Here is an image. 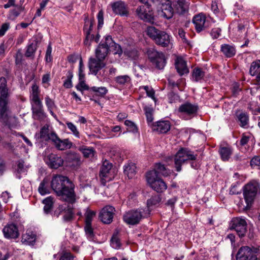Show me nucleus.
Listing matches in <instances>:
<instances>
[{
    "label": "nucleus",
    "mask_w": 260,
    "mask_h": 260,
    "mask_svg": "<svg viewBox=\"0 0 260 260\" xmlns=\"http://www.w3.org/2000/svg\"><path fill=\"white\" fill-rule=\"evenodd\" d=\"M148 185L154 191L160 193L162 191V164L156 163L153 168L146 174Z\"/></svg>",
    "instance_id": "nucleus-1"
},
{
    "label": "nucleus",
    "mask_w": 260,
    "mask_h": 260,
    "mask_svg": "<svg viewBox=\"0 0 260 260\" xmlns=\"http://www.w3.org/2000/svg\"><path fill=\"white\" fill-rule=\"evenodd\" d=\"M9 96V89L5 78H0V121L4 123L8 121L7 104Z\"/></svg>",
    "instance_id": "nucleus-2"
},
{
    "label": "nucleus",
    "mask_w": 260,
    "mask_h": 260,
    "mask_svg": "<svg viewBox=\"0 0 260 260\" xmlns=\"http://www.w3.org/2000/svg\"><path fill=\"white\" fill-rule=\"evenodd\" d=\"M236 260H260L259 249L245 246L240 247L236 254Z\"/></svg>",
    "instance_id": "nucleus-3"
},
{
    "label": "nucleus",
    "mask_w": 260,
    "mask_h": 260,
    "mask_svg": "<svg viewBox=\"0 0 260 260\" xmlns=\"http://www.w3.org/2000/svg\"><path fill=\"white\" fill-rule=\"evenodd\" d=\"M148 215L149 212H146L143 208H140L126 212L123 215V219L126 223L134 225L138 223L142 218L146 217Z\"/></svg>",
    "instance_id": "nucleus-4"
},
{
    "label": "nucleus",
    "mask_w": 260,
    "mask_h": 260,
    "mask_svg": "<svg viewBox=\"0 0 260 260\" xmlns=\"http://www.w3.org/2000/svg\"><path fill=\"white\" fill-rule=\"evenodd\" d=\"M74 189L75 185L71 180L56 193V195L61 200L73 204L76 201V193Z\"/></svg>",
    "instance_id": "nucleus-5"
},
{
    "label": "nucleus",
    "mask_w": 260,
    "mask_h": 260,
    "mask_svg": "<svg viewBox=\"0 0 260 260\" xmlns=\"http://www.w3.org/2000/svg\"><path fill=\"white\" fill-rule=\"evenodd\" d=\"M259 188V185L256 182H250L244 186L243 195L247 208L253 203Z\"/></svg>",
    "instance_id": "nucleus-6"
},
{
    "label": "nucleus",
    "mask_w": 260,
    "mask_h": 260,
    "mask_svg": "<svg viewBox=\"0 0 260 260\" xmlns=\"http://www.w3.org/2000/svg\"><path fill=\"white\" fill-rule=\"evenodd\" d=\"M196 155L186 148H181L177 153L175 158V164L176 171L181 170V165L187 160H195Z\"/></svg>",
    "instance_id": "nucleus-7"
},
{
    "label": "nucleus",
    "mask_w": 260,
    "mask_h": 260,
    "mask_svg": "<svg viewBox=\"0 0 260 260\" xmlns=\"http://www.w3.org/2000/svg\"><path fill=\"white\" fill-rule=\"evenodd\" d=\"M116 174V170L112 168V164L106 160L104 161L100 173L102 184L105 185L106 182L112 180Z\"/></svg>",
    "instance_id": "nucleus-8"
},
{
    "label": "nucleus",
    "mask_w": 260,
    "mask_h": 260,
    "mask_svg": "<svg viewBox=\"0 0 260 260\" xmlns=\"http://www.w3.org/2000/svg\"><path fill=\"white\" fill-rule=\"evenodd\" d=\"M105 42L99 44L95 50V56L98 59L104 60L108 55L111 44L113 43V40L111 36L105 37Z\"/></svg>",
    "instance_id": "nucleus-9"
},
{
    "label": "nucleus",
    "mask_w": 260,
    "mask_h": 260,
    "mask_svg": "<svg viewBox=\"0 0 260 260\" xmlns=\"http://www.w3.org/2000/svg\"><path fill=\"white\" fill-rule=\"evenodd\" d=\"M231 229L235 230L240 237L244 236L247 231V223L244 219L236 217L231 221Z\"/></svg>",
    "instance_id": "nucleus-10"
},
{
    "label": "nucleus",
    "mask_w": 260,
    "mask_h": 260,
    "mask_svg": "<svg viewBox=\"0 0 260 260\" xmlns=\"http://www.w3.org/2000/svg\"><path fill=\"white\" fill-rule=\"evenodd\" d=\"M70 181L66 176L60 175H55L52 179L51 186L56 194Z\"/></svg>",
    "instance_id": "nucleus-11"
},
{
    "label": "nucleus",
    "mask_w": 260,
    "mask_h": 260,
    "mask_svg": "<svg viewBox=\"0 0 260 260\" xmlns=\"http://www.w3.org/2000/svg\"><path fill=\"white\" fill-rule=\"evenodd\" d=\"M115 208L111 206H106L100 212L99 217L104 223L109 224L113 220Z\"/></svg>",
    "instance_id": "nucleus-12"
},
{
    "label": "nucleus",
    "mask_w": 260,
    "mask_h": 260,
    "mask_svg": "<svg viewBox=\"0 0 260 260\" xmlns=\"http://www.w3.org/2000/svg\"><path fill=\"white\" fill-rule=\"evenodd\" d=\"M136 12L139 17L143 21L152 23L153 22L152 13L147 6H140L137 8Z\"/></svg>",
    "instance_id": "nucleus-13"
},
{
    "label": "nucleus",
    "mask_w": 260,
    "mask_h": 260,
    "mask_svg": "<svg viewBox=\"0 0 260 260\" xmlns=\"http://www.w3.org/2000/svg\"><path fill=\"white\" fill-rule=\"evenodd\" d=\"M4 235L7 239H15L18 237L19 233L17 226L13 223L6 225L3 230Z\"/></svg>",
    "instance_id": "nucleus-14"
},
{
    "label": "nucleus",
    "mask_w": 260,
    "mask_h": 260,
    "mask_svg": "<svg viewBox=\"0 0 260 260\" xmlns=\"http://www.w3.org/2000/svg\"><path fill=\"white\" fill-rule=\"evenodd\" d=\"M103 61V59H98L94 58H89L88 67L92 74L96 75L100 70L105 66V63Z\"/></svg>",
    "instance_id": "nucleus-15"
},
{
    "label": "nucleus",
    "mask_w": 260,
    "mask_h": 260,
    "mask_svg": "<svg viewBox=\"0 0 260 260\" xmlns=\"http://www.w3.org/2000/svg\"><path fill=\"white\" fill-rule=\"evenodd\" d=\"M198 109V106L197 105L186 102L182 104L178 108V111L180 113H185L188 115H194L197 113Z\"/></svg>",
    "instance_id": "nucleus-16"
},
{
    "label": "nucleus",
    "mask_w": 260,
    "mask_h": 260,
    "mask_svg": "<svg viewBox=\"0 0 260 260\" xmlns=\"http://www.w3.org/2000/svg\"><path fill=\"white\" fill-rule=\"evenodd\" d=\"M47 163L52 169H57L63 164V159L56 154L51 153L48 156Z\"/></svg>",
    "instance_id": "nucleus-17"
},
{
    "label": "nucleus",
    "mask_w": 260,
    "mask_h": 260,
    "mask_svg": "<svg viewBox=\"0 0 260 260\" xmlns=\"http://www.w3.org/2000/svg\"><path fill=\"white\" fill-rule=\"evenodd\" d=\"M175 67L180 76L187 74L189 69L187 68L186 61L181 56H177L175 62Z\"/></svg>",
    "instance_id": "nucleus-18"
},
{
    "label": "nucleus",
    "mask_w": 260,
    "mask_h": 260,
    "mask_svg": "<svg viewBox=\"0 0 260 260\" xmlns=\"http://www.w3.org/2000/svg\"><path fill=\"white\" fill-rule=\"evenodd\" d=\"M147 34L152 38L156 44L162 45L161 32L153 26H149L147 28Z\"/></svg>",
    "instance_id": "nucleus-19"
},
{
    "label": "nucleus",
    "mask_w": 260,
    "mask_h": 260,
    "mask_svg": "<svg viewBox=\"0 0 260 260\" xmlns=\"http://www.w3.org/2000/svg\"><path fill=\"white\" fill-rule=\"evenodd\" d=\"M192 22L198 32L202 31L206 28V17L202 14L195 16L192 19Z\"/></svg>",
    "instance_id": "nucleus-20"
},
{
    "label": "nucleus",
    "mask_w": 260,
    "mask_h": 260,
    "mask_svg": "<svg viewBox=\"0 0 260 260\" xmlns=\"http://www.w3.org/2000/svg\"><path fill=\"white\" fill-rule=\"evenodd\" d=\"M59 213L64 212L63 215V220L66 221L71 220L73 217L74 213L73 208L70 205H67L66 204L60 205L58 208Z\"/></svg>",
    "instance_id": "nucleus-21"
},
{
    "label": "nucleus",
    "mask_w": 260,
    "mask_h": 260,
    "mask_svg": "<svg viewBox=\"0 0 260 260\" xmlns=\"http://www.w3.org/2000/svg\"><path fill=\"white\" fill-rule=\"evenodd\" d=\"M112 10L116 14L121 16H126L128 14V11L124 3L117 2L111 4Z\"/></svg>",
    "instance_id": "nucleus-22"
},
{
    "label": "nucleus",
    "mask_w": 260,
    "mask_h": 260,
    "mask_svg": "<svg viewBox=\"0 0 260 260\" xmlns=\"http://www.w3.org/2000/svg\"><path fill=\"white\" fill-rule=\"evenodd\" d=\"M149 58L155 67L158 69H161L162 65L161 54L156 51H153L149 54Z\"/></svg>",
    "instance_id": "nucleus-23"
},
{
    "label": "nucleus",
    "mask_w": 260,
    "mask_h": 260,
    "mask_svg": "<svg viewBox=\"0 0 260 260\" xmlns=\"http://www.w3.org/2000/svg\"><path fill=\"white\" fill-rule=\"evenodd\" d=\"M36 239V235L30 231H27L25 234L22 235L21 242L25 245H34Z\"/></svg>",
    "instance_id": "nucleus-24"
},
{
    "label": "nucleus",
    "mask_w": 260,
    "mask_h": 260,
    "mask_svg": "<svg viewBox=\"0 0 260 260\" xmlns=\"http://www.w3.org/2000/svg\"><path fill=\"white\" fill-rule=\"evenodd\" d=\"M174 14L172 3L170 0H164V17L167 19L172 18Z\"/></svg>",
    "instance_id": "nucleus-25"
},
{
    "label": "nucleus",
    "mask_w": 260,
    "mask_h": 260,
    "mask_svg": "<svg viewBox=\"0 0 260 260\" xmlns=\"http://www.w3.org/2000/svg\"><path fill=\"white\" fill-rule=\"evenodd\" d=\"M84 21L85 24L84 26V31L86 36V38L84 41V43L86 45H89L90 43L88 41V38H90L92 37V36H90V31L91 30L92 28V26L93 24V20L91 19H89L86 18L85 19Z\"/></svg>",
    "instance_id": "nucleus-26"
},
{
    "label": "nucleus",
    "mask_w": 260,
    "mask_h": 260,
    "mask_svg": "<svg viewBox=\"0 0 260 260\" xmlns=\"http://www.w3.org/2000/svg\"><path fill=\"white\" fill-rule=\"evenodd\" d=\"M124 173L129 179L134 178L136 174V166L134 163L130 162L123 167Z\"/></svg>",
    "instance_id": "nucleus-27"
},
{
    "label": "nucleus",
    "mask_w": 260,
    "mask_h": 260,
    "mask_svg": "<svg viewBox=\"0 0 260 260\" xmlns=\"http://www.w3.org/2000/svg\"><path fill=\"white\" fill-rule=\"evenodd\" d=\"M160 200L161 198L159 195L152 197L149 200L147 201V209L145 210L146 212H149V214L151 210L157 207V206L159 204Z\"/></svg>",
    "instance_id": "nucleus-28"
},
{
    "label": "nucleus",
    "mask_w": 260,
    "mask_h": 260,
    "mask_svg": "<svg viewBox=\"0 0 260 260\" xmlns=\"http://www.w3.org/2000/svg\"><path fill=\"white\" fill-rule=\"evenodd\" d=\"M40 90L39 87L35 84H33L31 86V90L30 91V98L31 101V103H41V101L39 98Z\"/></svg>",
    "instance_id": "nucleus-29"
},
{
    "label": "nucleus",
    "mask_w": 260,
    "mask_h": 260,
    "mask_svg": "<svg viewBox=\"0 0 260 260\" xmlns=\"http://www.w3.org/2000/svg\"><path fill=\"white\" fill-rule=\"evenodd\" d=\"M223 161H228L233 153V150L230 147H221L218 151Z\"/></svg>",
    "instance_id": "nucleus-30"
},
{
    "label": "nucleus",
    "mask_w": 260,
    "mask_h": 260,
    "mask_svg": "<svg viewBox=\"0 0 260 260\" xmlns=\"http://www.w3.org/2000/svg\"><path fill=\"white\" fill-rule=\"evenodd\" d=\"M221 51L227 57H231L235 55L236 53L235 47L229 44L222 45L221 46Z\"/></svg>",
    "instance_id": "nucleus-31"
},
{
    "label": "nucleus",
    "mask_w": 260,
    "mask_h": 260,
    "mask_svg": "<svg viewBox=\"0 0 260 260\" xmlns=\"http://www.w3.org/2000/svg\"><path fill=\"white\" fill-rule=\"evenodd\" d=\"M31 108L34 116L40 118L43 115L42 103H31Z\"/></svg>",
    "instance_id": "nucleus-32"
},
{
    "label": "nucleus",
    "mask_w": 260,
    "mask_h": 260,
    "mask_svg": "<svg viewBox=\"0 0 260 260\" xmlns=\"http://www.w3.org/2000/svg\"><path fill=\"white\" fill-rule=\"evenodd\" d=\"M72 145L73 143L68 139H65L63 140H61L60 139L57 144L55 145V147L58 150H64L71 148Z\"/></svg>",
    "instance_id": "nucleus-33"
},
{
    "label": "nucleus",
    "mask_w": 260,
    "mask_h": 260,
    "mask_svg": "<svg viewBox=\"0 0 260 260\" xmlns=\"http://www.w3.org/2000/svg\"><path fill=\"white\" fill-rule=\"evenodd\" d=\"M38 191L42 195L44 196L50 193V189L48 187V181L44 179L40 184L38 187Z\"/></svg>",
    "instance_id": "nucleus-34"
},
{
    "label": "nucleus",
    "mask_w": 260,
    "mask_h": 260,
    "mask_svg": "<svg viewBox=\"0 0 260 260\" xmlns=\"http://www.w3.org/2000/svg\"><path fill=\"white\" fill-rule=\"evenodd\" d=\"M43 203L44 204V212L46 214L49 213L53 207V198L51 197H47L43 201Z\"/></svg>",
    "instance_id": "nucleus-35"
},
{
    "label": "nucleus",
    "mask_w": 260,
    "mask_h": 260,
    "mask_svg": "<svg viewBox=\"0 0 260 260\" xmlns=\"http://www.w3.org/2000/svg\"><path fill=\"white\" fill-rule=\"evenodd\" d=\"M204 76V72L201 69L199 68H194L192 73L193 80L196 82H198L202 79Z\"/></svg>",
    "instance_id": "nucleus-36"
},
{
    "label": "nucleus",
    "mask_w": 260,
    "mask_h": 260,
    "mask_svg": "<svg viewBox=\"0 0 260 260\" xmlns=\"http://www.w3.org/2000/svg\"><path fill=\"white\" fill-rule=\"evenodd\" d=\"M67 161L69 162V165L75 168L80 165V158L76 154H70L68 155Z\"/></svg>",
    "instance_id": "nucleus-37"
},
{
    "label": "nucleus",
    "mask_w": 260,
    "mask_h": 260,
    "mask_svg": "<svg viewBox=\"0 0 260 260\" xmlns=\"http://www.w3.org/2000/svg\"><path fill=\"white\" fill-rule=\"evenodd\" d=\"M131 80L130 77L127 75L118 76L115 78L116 83L120 85H124L129 83Z\"/></svg>",
    "instance_id": "nucleus-38"
},
{
    "label": "nucleus",
    "mask_w": 260,
    "mask_h": 260,
    "mask_svg": "<svg viewBox=\"0 0 260 260\" xmlns=\"http://www.w3.org/2000/svg\"><path fill=\"white\" fill-rule=\"evenodd\" d=\"M171 38V36L168 34L164 32V48L166 47V50L168 52L170 51L173 48V43Z\"/></svg>",
    "instance_id": "nucleus-39"
},
{
    "label": "nucleus",
    "mask_w": 260,
    "mask_h": 260,
    "mask_svg": "<svg viewBox=\"0 0 260 260\" xmlns=\"http://www.w3.org/2000/svg\"><path fill=\"white\" fill-rule=\"evenodd\" d=\"M45 102L50 113L53 116L54 114L53 112V110L56 107L54 101L47 95L45 98Z\"/></svg>",
    "instance_id": "nucleus-40"
},
{
    "label": "nucleus",
    "mask_w": 260,
    "mask_h": 260,
    "mask_svg": "<svg viewBox=\"0 0 260 260\" xmlns=\"http://www.w3.org/2000/svg\"><path fill=\"white\" fill-rule=\"evenodd\" d=\"M238 118L239 121L240 122V126L242 127H245L248 125L249 121V117L248 115L245 113H241L238 115Z\"/></svg>",
    "instance_id": "nucleus-41"
},
{
    "label": "nucleus",
    "mask_w": 260,
    "mask_h": 260,
    "mask_svg": "<svg viewBox=\"0 0 260 260\" xmlns=\"http://www.w3.org/2000/svg\"><path fill=\"white\" fill-rule=\"evenodd\" d=\"M51 132L49 129L48 125H44L41 129L39 134V137L43 140H48V137H49Z\"/></svg>",
    "instance_id": "nucleus-42"
},
{
    "label": "nucleus",
    "mask_w": 260,
    "mask_h": 260,
    "mask_svg": "<svg viewBox=\"0 0 260 260\" xmlns=\"http://www.w3.org/2000/svg\"><path fill=\"white\" fill-rule=\"evenodd\" d=\"M151 127L153 132L158 134H161L162 130V121L159 120L152 123Z\"/></svg>",
    "instance_id": "nucleus-43"
},
{
    "label": "nucleus",
    "mask_w": 260,
    "mask_h": 260,
    "mask_svg": "<svg viewBox=\"0 0 260 260\" xmlns=\"http://www.w3.org/2000/svg\"><path fill=\"white\" fill-rule=\"evenodd\" d=\"M91 90L95 92L96 95L100 96H104L108 92V89L105 87H96L93 86Z\"/></svg>",
    "instance_id": "nucleus-44"
},
{
    "label": "nucleus",
    "mask_w": 260,
    "mask_h": 260,
    "mask_svg": "<svg viewBox=\"0 0 260 260\" xmlns=\"http://www.w3.org/2000/svg\"><path fill=\"white\" fill-rule=\"evenodd\" d=\"M95 215V212L87 209L85 214V224H91V222Z\"/></svg>",
    "instance_id": "nucleus-45"
},
{
    "label": "nucleus",
    "mask_w": 260,
    "mask_h": 260,
    "mask_svg": "<svg viewBox=\"0 0 260 260\" xmlns=\"http://www.w3.org/2000/svg\"><path fill=\"white\" fill-rule=\"evenodd\" d=\"M68 128L72 132L73 135L77 138H80V135L78 131L76 126L72 122H66Z\"/></svg>",
    "instance_id": "nucleus-46"
},
{
    "label": "nucleus",
    "mask_w": 260,
    "mask_h": 260,
    "mask_svg": "<svg viewBox=\"0 0 260 260\" xmlns=\"http://www.w3.org/2000/svg\"><path fill=\"white\" fill-rule=\"evenodd\" d=\"M111 245L115 249H119L121 247V243L117 234H114L111 239Z\"/></svg>",
    "instance_id": "nucleus-47"
},
{
    "label": "nucleus",
    "mask_w": 260,
    "mask_h": 260,
    "mask_svg": "<svg viewBox=\"0 0 260 260\" xmlns=\"http://www.w3.org/2000/svg\"><path fill=\"white\" fill-rule=\"evenodd\" d=\"M260 68V61L253 62L250 66L249 73L252 76H254Z\"/></svg>",
    "instance_id": "nucleus-48"
},
{
    "label": "nucleus",
    "mask_w": 260,
    "mask_h": 260,
    "mask_svg": "<svg viewBox=\"0 0 260 260\" xmlns=\"http://www.w3.org/2000/svg\"><path fill=\"white\" fill-rule=\"evenodd\" d=\"M58 254L59 260H74L75 257L71 253L67 251H62Z\"/></svg>",
    "instance_id": "nucleus-49"
},
{
    "label": "nucleus",
    "mask_w": 260,
    "mask_h": 260,
    "mask_svg": "<svg viewBox=\"0 0 260 260\" xmlns=\"http://www.w3.org/2000/svg\"><path fill=\"white\" fill-rule=\"evenodd\" d=\"M178 9L180 10L181 13H184L188 10V5L187 2L184 0H178L177 2Z\"/></svg>",
    "instance_id": "nucleus-50"
},
{
    "label": "nucleus",
    "mask_w": 260,
    "mask_h": 260,
    "mask_svg": "<svg viewBox=\"0 0 260 260\" xmlns=\"http://www.w3.org/2000/svg\"><path fill=\"white\" fill-rule=\"evenodd\" d=\"M81 150L84 156L86 157H90L94 155V151L91 147H82Z\"/></svg>",
    "instance_id": "nucleus-51"
},
{
    "label": "nucleus",
    "mask_w": 260,
    "mask_h": 260,
    "mask_svg": "<svg viewBox=\"0 0 260 260\" xmlns=\"http://www.w3.org/2000/svg\"><path fill=\"white\" fill-rule=\"evenodd\" d=\"M140 89H143L145 90L148 96L151 98L154 101H155V98L154 96V90L151 87L148 86H143L140 87Z\"/></svg>",
    "instance_id": "nucleus-52"
},
{
    "label": "nucleus",
    "mask_w": 260,
    "mask_h": 260,
    "mask_svg": "<svg viewBox=\"0 0 260 260\" xmlns=\"http://www.w3.org/2000/svg\"><path fill=\"white\" fill-rule=\"evenodd\" d=\"M84 230L87 236V237L90 240H92L94 235L93 232V229L91 227V224H85Z\"/></svg>",
    "instance_id": "nucleus-53"
},
{
    "label": "nucleus",
    "mask_w": 260,
    "mask_h": 260,
    "mask_svg": "<svg viewBox=\"0 0 260 260\" xmlns=\"http://www.w3.org/2000/svg\"><path fill=\"white\" fill-rule=\"evenodd\" d=\"M36 50V46L35 44H34L33 43L29 44L27 46V50L25 52V56L28 57L33 56Z\"/></svg>",
    "instance_id": "nucleus-54"
},
{
    "label": "nucleus",
    "mask_w": 260,
    "mask_h": 260,
    "mask_svg": "<svg viewBox=\"0 0 260 260\" xmlns=\"http://www.w3.org/2000/svg\"><path fill=\"white\" fill-rule=\"evenodd\" d=\"M250 165L253 168L260 169V156H255L250 161Z\"/></svg>",
    "instance_id": "nucleus-55"
},
{
    "label": "nucleus",
    "mask_w": 260,
    "mask_h": 260,
    "mask_svg": "<svg viewBox=\"0 0 260 260\" xmlns=\"http://www.w3.org/2000/svg\"><path fill=\"white\" fill-rule=\"evenodd\" d=\"M60 138L58 137L57 134L54 132H51L49 137H48V140L50 141L55 146Z\"/></svg>",
    "instance_id": "nucleus-56"
},
{
    "label": "nucleus",
    "mask_w": 260,
    "mask_h": 260,
    "mask_svg": "<svg viewBox=\"0 0 260 260\" xmlns=\"http://www.w3.org/2000/svg\"><path fill=\"white\" fill-rule=\"evenodd\" d=\"M76 88L78 90L81 92L87 90L89 89L88 86L86 84L85 80H79L78 84L76 85Z\"/></svg>",
    "instance_id": "nucleus-57"
},
{
    "label": "nucleus",
    "mask_w": 260,
    "mask_h": 260,
    "mask_svg": "<svg viewBox=\"0 0 260 260\" xmlns=\"http://www.w3.org/2000/svg\"><path fill=\"white\" fill-rule=\"evenodd\" d=\"M175 77V76H170L168 78V79L169 85L172 87L178 86V85L180 84L181 81L182 80V79H180L177 82H176L174 79Z\"/></svg>",
    "instance_id": "nucleus-58"
},
{
    "label": "nucleus",
    "mask_w": 260,
    "mask_h": 260,
    "mask_svg": "<svg viewBox=\"0 0 260 260\" xmlns=\"http://www.w3.org/2000/svg\"><path fill=\"white\" fill-rule=\"evenodd\" d=\"M124 124L128 127L129 131L135 132L137 131V126L135 123L130 120H125Z\"/></svg>",
    "instance_id": "nucleus-59"
},
{
    "label": "nucleus",
    "mask_w": 260,
    "mask_h": 260,
    "mask_svg": "<svg viewBox=\"0 0 260 260\" xmlns=\"http://www.w3.org/2000/svg\"><path fill=\"white\" fill-rule=\"evenodd\" d=\"M73 74L72 73H69L67 79L64 82L63 86L68 88H71L72 86V78Z\"/></svg>",
    "instance_id": "nucleus-60"
},
{
    "label": "nucleus",
    "mask_w": 260,
    "mask_h": 260,
    "mask_svg": "<svg viewBox=\"0 0 260 260\" xmlns=\"http://www.w3.org/2000/svg\"><path fill=\"white\" fill-rule=\"evenodd\" d=\"M98 28L102 27L104 24V12L103 10H100L98 14Z\"/></svg>",
    "instance_id": "nucleus-61"
},
{
    "label": "nucleus",
    "mask_w": 260,
    "mask_h": 260,
    "mask_svg": "<svg viewBox=\"0 0 260 260\" xmlns=\"http://www.w3.org/2000/svg\"><path fill=\"white\" fill-rule=\"evenodd\" d=\"M168 98L170 103H175L179 100V96L178 94L171 92L168 94Z\"/></svg>",
    "instance_id": "nucleus-62"
},
{
    "label": "nucleus",
    "mask_w": 260,
    "mask_h": 260,
    "mask_svg": "<svg viewBox=\"0 0 260 260\" xmlns=\"http://www.w3.org/2000/svg\"><path fill=\"white\" fill-rule=\"evenodd\" d=\"M51 52H52V48L51 45L49 44L48 46L46 52V56L45 59L47 62H50L52 60V56H51Z\"/></svg>",
    "instance_id": "nucleus-63"
},
{
    "label": "nucleus",
    "mask_w": 260,
    "mask_h": 260,
    "mask_svg": "<svg viewBox=\"0 0 260 260\" xmlns=\"http://www.w3.org/2000/svg\"><path fill=\"white\" fill-rule=\"evenodd\" d=\"M24 161L22 160H19L17 162V170L19 173L25 172Z\"/></svg>",
    "instance_id": "nucleus-64"
}]
</instances>
